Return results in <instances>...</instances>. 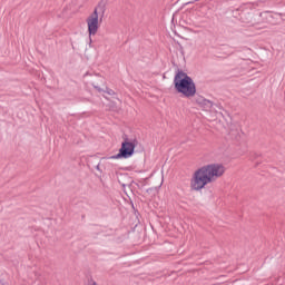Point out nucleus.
Here are the masks:
<instances>
[{"label":"nucleus","instance_id":"nucleus-4","mask_svg":"<svg viewBox=\"0 0 285 285\" xmlns=\"http://www.w3.org/2000/svg\"><path fill=\"white\" fill-rule=\"evenodd\" d=\"M104 14H106V3L100 2L95 8L94 12L87 18V28L89 37H95L99 32V26L104 21Z\"/></svg>","mask_w":285,"mask_h":285},{"label":"nucleus","instance_id":"nucleus-2","mask_svg":"<svg viewBox=\"0 0 285 285\" xmlns=\"http://www.w3.org/2000/svg\"><path fill=\"white\" fill-rule=\"evenodd\" d=\"M174 90L185 99H193L197 95V85L188 73L178 71L174 77Z\"/></svg>","mask_w":285,"mask_h":285},{"label":"nucleus","instance_id":"nucleus-3","mask_svg":"<svg viewBox=\"0 0 285 285\" xmlns=\"http://www.w3.org/2000/svg\"><path fill=\"white\" fill-rule=\"evenodd\" d=\"M91 86L96 92H99V95L104 97V106L107 107L108 110H115L119 106L120 102L119 98H117V94L115 90L108 88L102 79H94Z\"/></svg>","mask_w":285,"mask_h":285},{"label":"nucleus","instance_id":"nucleus-1","mask_svg":"<svg viewBox=\"0 0 285 285\" xmlns=\"http://www.w3.org/2000/svg\"><path fill=\"white\" fill-rule=\"evenodd\" d=\"M226 174V166L222 163H212L196 169L190 178L189 188L194 193H199L208 186L214 184L217 179Z\"/></svg>","mask_w":285,"mask_h":285},{"label":"nucleus","instance_id":"nucleus-5","mask_svg":"<svg viewBox=\"0 0 285 285\" xmlns=\"http://www.w3.org/2000/svg\"><path fill=\"white\" fill-rule=\"evenodd\" d=\"M137 148V140H125L117 155L110 156L109 159H130L135 155Z\"/></svg>","mask_w":285,"mask_h":285}]
</instances>
